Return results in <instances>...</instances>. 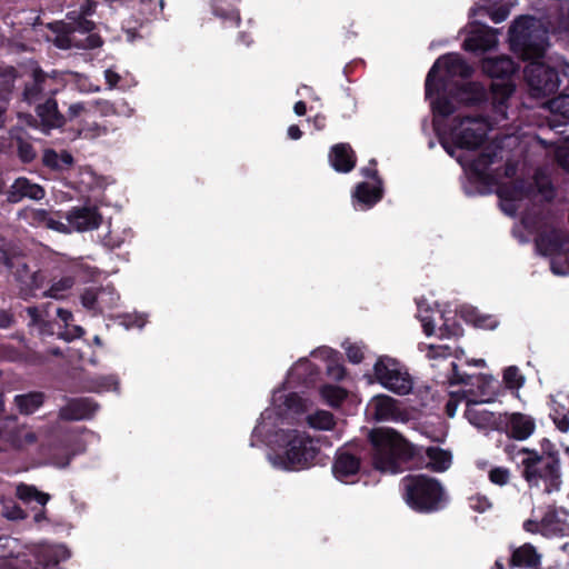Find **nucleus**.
<instances>
[{
	"instance_id": "1",
	"label": "nucleus",
	"mask_w": 569,
	"mask_h": 569,
	"mask_svg": "<svg viewBox=\"0 0 569 569\" xmlns=\"http://www.w3.org/2000/svg\"><path fill=\"white\" fill-rule=\"evenodd\" d=\"M370 439L375 450V470L397 475L409 469L447 471L452 462L451 452L440 447L423 448L409 442L391 428H373Z\"/></svg>"
},
{
	"instance_id": "2",
	"label": "nucleus",
	"mask_w": 569,
	"mask_h": 569,
	"mask_svg": "<svg viewBox=\"0 0 569 569\" xmlns=\"http://www.w3.org/2000/svg\"><path fill=\"white\" fill-rule=\"evenodd\" d=\"M509 46L523 61H530L525 68V79L535 98L555 94L560 86L556 68L538 61L549 46L548 31L531 16L518 17L509 28Z\"/></svg>"
},
{
	"instance_id": "3",
	"label": "nucleus",
	"mask_w": 569,
	"mask_h": 569,
	"mask_svg": "<svg viewBox=\"0 0 569 569\" xmlns=\"http://www.w3.org/2000/svg\"><path fill=\"white\" fill-rule=\"evenodd\" d=\"M406 503L420 513H432L442 509L447 495L441 482L427 475H408L401 480Z\"/></svg>"
},
{
	"instance_id": "4",
	"label": "nucleus",
	"mask_w": 569,
	"mask_h": 569,
	"mask_svg": "<svg viewBox=\"0 0 569 569\" xmlns=\"http://www.w3.org/2000/svg\"><path fill=\"white\" fill-rule=\"evenodd\" d=\"M281 441L283 446L274 455L273 462L288 471L309 468L320 453L319 441L306 431L297 429L283 431Z\"/></svg>"
},
{
	"instance_id": "5",
	"label": "nucleus",
	"mask_w": 569,
	"mask_h": 569,
	"mask_svg": "<svg viewBox=\"0 0 569 569\" xmlns=\"http://www.w3.org/2000/svg\"><path fill=\"white\" fill-rule=\"evenodd\" d=\"M481 69L493 80L490 84L491 100L495 110L501 112L516 90L512 76L519 70V64L511 57L502 54L485 58Z\"/></svg>"
},
{
	"instance_id": "6",
	"label": "nucleus",
	"mask_w": 569,
	"mask_h": 569,
	"mask_svg": "<svg viewBox=\"0 0 569 569\" xmlns=\"http://www.w3.org/2000/svg\"><path fill=\"white\" fill-rule=\"evenodd\" d=\"M473 68L458 53H446L440 56L427 73L425 81L426 99H430L435 93L446 91L450 87V80L461 78L467 80L471 78Z\"/></svg>"
},
{
	"instance_id": "7",
	"label": "nucleus",
	"mask_w": 569,
	"mask_h": 569,
	"mask_svg": "<svg viewBox=\"0 0 569 569\" xmlns=\"http://www.w3.org/2000/svg\"><path fill=\"white\" fill-rule=\"evenodd\" d=\"M526 457L522 459V477L530 487H542L543 491L551 493L561 486L560 459L538 457L535 449H522Z\"/></svg>"
},
{
	"instance_id": "8",
	"label": "nucleus",
	"mask_w": 569,
	"mask_h": 569,
	"mask_svg": "<svg viewBox=\"0 0 569 569\" xmlns=\"http://www.w3.org/2000/svg\"><path fill=\"white\" fill-rule=\"evenodd\" d=\"M366 462L375 469V450L370 432L367 442L352 441L336 451L332 473L339 481L348 482L350 478L358 476Z\"/></svg>"
},
{
	"instance_id": "9",
	"label": "nucleus",
	"mask_w": 569,
	"mask_h": 569,
	"mask_svg": "<svg viewBox=\"0 0 569 569\" xmlns=\"http://www.w3.org/2000/svg\"><path fill=\"white\" fill-rule=\"evenodd\" d=\"M375 380L389 391L405 396L413 387L412 379L407 369L395 358L380 356L373 365Z\"/></svg>"
},
{
	"instance_id": "10",
	"label": "nucleus",
	"mask_w": 569,
	"mask_h": 569,
	"mask_svg": "<svg viewBox=\"0 0 569 569\" xmlns=\"http://www.w3.org/2000/svg\"><path fill=\"white\" fill-rule=\"evenodd\" d=\"M453 122L450 138L458 149L476 150L486 141L487 127L482 117H457Z\"/></svg>"
},
{
	"instance_id": "11",
	"label": "nucleus",
	"mask_w": 569,
	"mask_h": 569,
	"mask_svg": "<svg viewBox=\"0 0 569 569\" xmlns=\"http://www.w3.org/2000/svg\"><path fill=\"white\" fill-rule=\"evenodd\" d=\"M497 152L492 150H483L472 159L466 168L469 176V180L473 183H479L487 189H490L496 184L497 180L493 174L488 170L492 163H495Z\"/></svg>"
},
{
	"instance_id": "12",
	"label": "nucleus",
	"mask_w": 569,
	"mask_h": 569,
	"mask_svg": "<svg viewBox=\"0 0 569 569\" xmlns=\"http://www.w3.org/2000/svg\"><path fill=\"white\" fill-rule=\"evenodd\" d=\"M98 409L99 405L91 398H72L59 409L58 417L62 421L89 420Z\"/></svg>"
},
{
	"instance_id": "13",
	"label": "nucleus",
	"mask_w": 569,
	"mask_h": 569,
	"mask_svg": "<svg viewBox=\"0 0 569 569\" xmlns=\"http://www.w3.org/2000/svg\"><path fill=\"white\" fill-rule=\"evenodd\" d=\"M70 229L82 232L98 229L102 217L96 207H73L64 217Z\"/></svg>"
},
{
	"instance_id": "14",
	"label": "nucleus",
	"mask_w": 569,
	"mask_h": 569,
	"mask_svg": "<svg viewBox=\"0 0 569 569\" xmlns=\"http://www.w3.org/2000/svg\"><path fill=\"white\" fill-rule=\"evenodd\" d=\"M542 553L530 542L519 547H510L508 567L510 569H541Z\"/></svg>"
},
{
	"instance_id": "15",
	"label": "nucleus",
	"mask_w": 569,
	"mask_h": 569,
	"mask_svg": "<svg viewBox=\"0 0 569 569\" xmlns=\"http://www.w3.org/2000/svg\"><path fill=\"white\" fill-rule=\"evenodd\" d=\"M449 88L451 98L459 104L476 107L480 106L488 99L486 89L478 82H457Z\"/></svg>"
},
{
	"instance_id": "16",
	"label": "nucleus",
	"mask_w": 569,
	"mask_h": 569,
	"mask_svg": "<svg viewBox=\"0 0 569 569\" xmlns=\"http://www.w3.org/2000/svg\"><path fill=\"white\" fill-rule=\"evenodd\" d=\"M477 28L463 40L462 48L469 52H485L495 48L498 43L497 30L477 23Z\"/></svg>"
},
{
	"instance_id": "17",
	"label": "nucleus",
	"mask_w": 569,
	"mask_h": 569,
	"mask_svg": "<svg viewBox=\"0 0 569 569\" xmlns=\"http://www.w3.org/2000/svg\"><path fill=\"white\" fill-rule=\"evenodd\" d=\"M44 196V189L40 184L31 182V180L26 177L17 178L7 191V200L10 203H18L24 198L41 200Z\"/></svg>"
},
{
	"instance_id": "18",
	"label": "nucleus",
	"mask_w": 569,
	"mask_h": 569,
	"mask_svg": "<svg viewBox=\"0 0 569 569\" xmlns=\"http://www.w3.org/2000/svg\"><path fill=\"white\" fill-rule=\"evenodd\" d=\"M566 242L565 233L555 228L539 232L535 239L537 250L545 257L561 254Z\"/></svg>"
},
{
	"instance_id": "19",
	"label": "nucleus",
	"mask_w": 569,
	"mask_h": 569,
	"mask_svg": "<svg viewBox=\"0 0 569 569\" xmlns=\"http://www.w3.org/2000/svg\"><path fill=\"white\" fill-rule=\"evenodd\" d=\"M535 429V420L525 413L513 412L506 419L505 430L509 438L520 441L526 440L533 433Z\"/></svg>"
},
{
	"instance_id": "20",
	"label": "nucleus",
	"mask_w": 569,
	"mask_h": 569,
	"mask_svg": "<svg viewBox=\"0 0 569 569\" xmlns=\"http://www.w3.org/2000/svg\"><path fill=\"white\" fill-rule=\"evenodd\" d=\"M329 162L337 172L348 173L355 169L357 156L349 143L340 142L331 147Z\"/></svg>"
},
{
	"instance_id": "21",
	"label": "nucleus",
	"mask_w": 569,
	"mask_h": 569,
	"mask_svg": "<svg viewBox=\"0 0 569 569\" xmlns=\"http://www.w3.org/2000/svg\"><path fill=\"white\" fill-rule=\"evenodd\" d=\"M103 296H110V302L119 300L118 293L110 286L99 288H86L80 296L82 306L91 311L102 313L108 303L103 302Z\"/></svg>"
},
{
	"instance_id": "22",
	"label": "nucleus",
	"mask_w": 569,
	"mask_h": 569,
	"mask_svg": "<svg viewBox=\"0 0 569 569\" xmlns=\"http://www.w3.org/2000/svg\"><path fill=\"white\" fill-rule=\"evenodd\" d=\"M36 113L44 129H59L66 124V117L58 109L54 98H48L36 107Z\"/></svg>"
},
{
	"instance_id": "23",
	"label": "nucleus",
	"mask_w": 569,
	"mask_h": 569,
	"mask_svg": "<svg viewBox=\"0 0 569 569\" xmlns=\"http://www.w3.org/2000/svg\"><path fill=\"white\" fill-rule=\"evenodd\" d=\"M49 80V76L41 68H36L32 71V79L24 84L22 100L29 104L41 100Z\"/></svg>"
},
{
	"instance_id": "24",
	"label": "nucleus",
	"mask_w": 569,
	"mask_h": 569,
	"mask_svg": "<svg viewBox=\"0 0 569 569\" xmlns=\"http://www.w3.org/2000/svg\"><path fill=\"white\" fill-rule=\"evenodd\" d=\"M535 192V184L523 179H516L511 182L502 183L497 190L498 197L503 201H520L530 198Z\"/></svg>"
},
{
	"instance_id": "25",
	"label": "nucleus",
	"mask_w": 569,
	"mask_h": 569,
	"mask_svg": "<svg viewBox=\"0 0 569 569\" xmlns=\"http://www.w3.org/2000/svg\"><path fill=\"white\" fill-rule=\"evenodd\" d=\"M353 198L361 206V209H370L383 198L382 184H370L369 182H360L357 184Z\"/></svg>"
},
{
	"instance_id": "26",
	"label": "nucleus",
	"mask_w": 569,
	"mask_h": 569,
	"mask_svg": "<svg viewBox=\"0 0 569 569\" xmlns=\"http://www.w3.org/2000/svg\"><path fill=\"white\" fill-rule=\"evenodd\" d=\"M46 398L47 396L42 391H30L17 395L13 399V403L19 413L30 416L43 406Z\"/></svg>"
},
{
	"instance_id": "27",
	"label": "nucleus",
	"mask_w": 569,
	"mask_h": 569,
	"mask_svg": "<svg viewBox=\"0 0 569 569\" xmlns=\"http://www.w3.org/2000/svg\"><path fill=\"white\" fill-rule=\"evenodd\" d=\"M541 535L543 537H559L565 536L567 523L559 517L556 508H549L541 518Z\"/></svg>"
},
{
	"instance_id": "28",
	"label": "nucleus",
	"mask_w": 569,
	"mask_h": 569,
	"mask_svg": "<svg viewBox=\"0 0 569 569\" xmlns=\"http://www.w3.org/2000/svg\"><path fill=\"white\" fill-rule=\"evenodd\" d=\"M373 416L377 420H388L398 413L397 400L387 395H378L372 399Z\"/></svg>"
},
{
	"instance_id": "29",
	"label": "nucleus",
	"mask_w": 569,
	"mask_h": 569,
	"mask_svg": "<svg viewBox=\"0 0 569 569\" xmlns=\"http://www.w3.org/2000/svg\"><path fill=\"white\" fill-rule=\"evenodd\" d=\"M164 0H134L132 8L137 10L136 21L142 26L144 22L156 18L163 9Z\"/></svg>"
},
{
	"instance_id": "30",
	"label": "nucleus",
	"mask_w": 569,
	"mask_h": 569,
	"mask_svg": "<svg viewBox=\"0 0 569 569\" xmlns=\"http://www.w3.org/2000/svg\"><path fill=\"white\" fill-rule=\"evenodd\" d=\"M212 12L216 17L220 18L223 22L229 23L231 27H238L240 23V13L237 8L226 0H212Z\"/></svg>"
},
{
	"instance_id": "31",
	"label": "nucleus",
	"mask_w": 569,
	"mask_h": 569,
	"mask_svg": "<svg viewBox=\"0 0 569 569\" xmlns=\"http://www.w3.org/2000/svg\"><path fill=\"white\" fill-rule=\"evenodd\" d=\"M493 400H495L493 397H488V398L480 399V400H468L465 416L469 420V422L477 427H483L487 423H489L491 420L492 413L487 410L479 411V410L475 409L473 406H476L478 403H489V402H492Z\"/></svg>"
},
{
	"instance_id": "32",
	"label": "nucleus",
	"mask_w": 569,
	"mask_h": 569,
	"mask_svg": "<svg viewBox=\"0 0 569 569\" xmlns=\"http://www.w3.org/2000/svg\"><path fill=\"white\" fill-rule=\"evenodd\" d=\"M17 79V69L12 66H0V102H9Z\"/></svg>"
},
{
	"instance_id": "33",
	"label": "nucleus",
	"mask_w": 569,
	"mask_h": 569,
	"mask_svg": "<svg viewBox=\"0 0 569 569\" xmlns=\"http://www.w3.org/2000/svg\"><path fill=\"white\" fill-rule=\"evenodd\" d=\"M436 94L437 98L431 101V109L433 113L443 118L453 114L456 111V101L450 96V88L447 87L446 91H440Z\"/></svg>"
},
{
	"instance_id": "34",
	"label": "nucleus",
	"mask_w": 569,
	"mask_h": 569,
	"mask_svg": "<svg viewBox=\"0 0 569 569\" xmlns=\"http://www.w3.org/2000/svg\"><path fill=\"white\" fill-rule=\"evenodd\" d=\"M44 279L46 277L40 270L32 271L31 274L28 276V279L24 280V283H22L19 288L20 298L26 301L36 298V291L43 287Z\"/></svg>"
},
{
	"instance_id": "35",
	"label": "nucleus",
	"mask_w": 569,
	"mask_h": 569,
	"mask_svg": "<svg viewBox=\"0 0 569 569\" xmlns=\"http://www.w3.org/2000/svg\"><path fill=\"white\" fill-rule=\"evenodd\" d=\"M17 497L24 503L37 502L41 507H44L50 500V495L39 491L34 486L20 483L17 487Z\"/></svg>"
},
{
	"instance_id": "36",
	"label": "nucleus",
	"mask_w": 569,
	"mask_h": 569,
	"mask_svg": "<svg viewBox=\"0 0 569 569\" xmlns=\"http://www.w3.org/2000/svg\"><path fill=\"white\" fill-rule=\"evenodd\" d=\"M478 13H485L490 17L495 23L505 21L510 14V7L508 4H500L498 7L491 6H479L470 9V17H475Z\"/></svg>"
},
{
	"instance_id": "37",
	"label": "nucleus",
	"mask_w": 569,
	"mask_h": 569,
	"mask_svg": "<svg viewBox=\"0 0 569 569\" xmlns=\"http://www.w3.org/2000/svg\"><path fill=\"white\" fill-rule=\"evenodd\" d=\"M320 395L323 400L333 408L339 407L347 398L346 389L333 385H323L320 388Z\"/></svg>"
},
{
	"instance_id": "38",
	"label": "nucleus",
	"mask_w": 569,
	"mask_h": 569,
	"mask_svg": "<svg viewBox=\"0 0 569 569\" xmlns=\"http://www.w3.org/2000/svg\"><path fill=\"white\" fill-rule=\"evenodd\" d=\"M307 422L311 428L318 430H330L335 427L333 415L326 410H318L307 417Z\"/></svg>"
},
{
	"instance_id": "39",
	"label": "nucleus",
	"mask_w": 569,
	"mask_h": 569,
	"mask_svg": "<svg viewBox=\"0 0 569 569\" xmlns=\"http://www.w3.org/2000/svg\"><path fill=\"white\" fill-rule=\"evenodd\" d=\"M74 284V278L72 276H64L57 281H53L48 290L43 292V297L53 299H60L64 297V293L69 291Z\"/></svg>"
},
{
	"instance_id": "40",
	"label": "nucleus",
	"mask_w": 569,
	"mask_h": 569,
	"mask_svg": "<svg viewBox=\"0 0 569 569\" xmlns=\"http://www.w3.org/2000/svg\"><path fill=\"white\" fill-rule=\"evenodd\" d=\"M69 23L67 24L70 31H79L82 33H90L94 30L96 23L89 20L88 17L77 14V11H71L67 14Z\"/></svg>"
},
{
	"instance_id": "41",
	"label": "nucleus",
	"mask_w": 569,
	"mask_h": 569,
	"mask_svg": "<svg viewBox=\"0 0 569 569\" xmlns=\"http://www.w3.org/2000/svg\"><path fill=\"white\" fill-rule=\"evenodd\" d=\"M346 368L340 362V357L338 352H333L332 356H330L327 359V375L329 378L341 381L346 377Z\"/></svg>"
},
{
	"instance_id": "42",
	"label": "nucleus",
	"mask_w": 569,
	"mask_h": 569,
	"mask_svg": "<svg viewBox=\"0 0 569 569\" xmlns=\"http://www.w3.org/2000/svg\"><path fill=\"white\" fill-rule=\"evenodd\" d=\"M61 218H62V214L60 211H54V212L49 211L43 228H47V229H50V230H53V231H57L60 233H64V234L70 233L71 229L69 228L68 224H64L63 222L60 221Z\"/></svg>"
},
{
	"instance_id": "43",
	"label": "nucleus",
	"mask_w": 569,
	"mask_h": 569,
	"mask_svg": "<svg viewBox=\"0 0 569 569\" xmlns=\"http://www.w3.org/2000/svg\"><path fill=\"white\" fill-rule=\"evenodd\" d=\"M523 377L516 366H510L503 371V382L509 389H519L523 385Z\"/></svg>"
},
{
	"instance_id": "44",
	"label": "nucleus",
	"mask_w": 569,
	"mask_h": 569,
	"mask_svg": "<svg viewBox=\"0 0 569 569\" xmlns=\"http://www.w3.org/2000/svg\"><path fill=\"white\" fill-rule=\"evenodd\" d=\"M471 316L472 318H470V321L475 327L480 329L493 330L499 325V321L496 319V317L491 315H479L473 311Z\"/></svg>"
},
{
	"instance_id": "45",
	"label": "nucleus",
	"mask_w": 569,
	"mask_h": 569,
	"mask_svg": "<svg viewBox=\"0 0 569 569\" xmlns=\"http://www.w3.org/2000/svg\"><path fill=\"white\" fill-rule=\"evenodd\" d=\"M14 274L16 280L20 283H24V280L28 279V276L31 274V270L29 266L21 259L13 256V270H11Z\"/></svg>"
},
{
	"instance_id": "46",
	"label": "nucleus",
	"mask_w": 569,
	"mask_h": 569,
	"mask_svg": "<svg viewBox=\"0 0 569 569\" xmlns=\"http://www.w3.org/2000/svg\"><path fill=\"white\" fill-rule=\"evenodd\" d=\"M469 507L477 512H485L492 507L491 501L485 495L476 493L468 498Z\"/></svg>"
},
{
	"instance_id": "47",
	"label": "nucleus",
	"mask_w": 569,
	"mask_h": 569,
	"mask_svg": "<svg viewBox=\"0 0 569 569\" xmlns=\"http://www.w3.org/2000/svg\"><path fill=\"white\" fill-rule=\"evenodd\" d=\"M18 157L23 163H30L36 159L37 152L30 142L24 141V140H19Z\"/></svg>"
},
{
	"instance_id": "48",
	"label": "nucleus",
	"mask_w": 569,
	"mask_h": 569,
	"mask_svg": "<svg viewBox=\"0 0 569 569\" xmlns=\"http://www.w3.org/2000/svg\"><path fill=\"white\" fill-rule=\"evenodd\" d=\"M365 348L362 343H348L345 347L348 360L352 363H360L365 358Z\"/></svg>"
},
{
	"instance_id": "49",
	"label": "nucleus",
	"mask_w": 569,
	"mask_h": 569,
	"mask_svg": "<svg viewBox=\"0 0 569 569\" xmlns=\"http://www.w3.org/2000/svg\"><path fill=\"white\" fill-rule=\"evenodd\" d=\"M107 132L108 128L106 126L99 124L98 122L86 123L80 130V134L87 139H94L107 134Z\"/></svg>"
},
{
	"instance_id": "50",
	"label": "nucleus",
	"mask_w": 569,
	"mask_h": 569,
	"mask_svg": "<svg viewBox=\"0 0 569 569\" xmlns=\"http://www.w3.org/2000/svg\"><path fill=\"white\" fill-rule=\"evenodd\" d=\"M48 212H49V210H47V209H41V208L31 209L27 213L26 218L30 226L36 227V228H43Z\"/></svg>"
},
{
	"instance_id": "51",
	"label": "nucleus",
	"mask_w": 569,
	"mask_h": 569,
	"mask_svg": "<svg viewBox=\"0 0 569 569\" xmlns=\"http://www.w3.org/2000/svg\"><path fill=\"white\" fill-rule=\"evenodd\" d=\"M538 457L549 459H560L559 451L556 448V445L550 441L548 438H543L540 440V452L538 451Z\"/></svg>"
},
{
	"instance_id": "52",
	"label": "nucleus",
	"mask_w": 569,
	"mask_h": 569,
	"mask_svg": "<svg viewBox=\"0 0 569 569\" xmlns=\"http://www.w3.org/2000/svg\"><path fill=\"white\" fill-rule=\"evenodd\" d=\"M489 480L498 486H505L510 480V472L507 468L495 467L489 471Z\"/></svg>"
},
{
	"instance_id": "53",
	"label": "nucleus",
	"mask_w": 569,
	"mask_h": 569,
	"mask_svg": "<svg viewBox=\"0 0 569 569\" xmlns=\"http://www.w3.org/2000/svg\"><path fill=\"white\" fill-rule=\"evenodd\" d=\"M42 163L51 170H61L59 153L53 149H46L42 156Z\"/></svg>"
},
{
	"instance_id": "54",
	"label": "nucleus",
	"mask_w": 569,
	"mask_h": 569,
	"mask_svg": "<svg viewBox=\"0 0 569 569\" xmlns=\"http://www.w3.org/2000/svg\"><path fill=\"white\" fill-rule=\"evenodd\" d=\"M440 336L446 338L451 337H459L462 335V328L459 323L453 321L452 323H449L448 321H445L443 325L440 327Z\"/></svg>"
},
{
	"instance_id": "55",
	"label": "nucleus",
	"mask_w": 569,
	"mask_h": 569,
	"mask_svg": "<svg viewBox=\"0 0 569 569\" xmlns=\"http://www.w3.org/2000/svg\"><path fill=\"white\" fill-rule=\"evenodd\" d=\"M451 355L449 346L429 345L427 348V357L429 359L447 358Z\"/></svg>"
},
{
	"instance_id": "56",
	"label": "nucleus",
	"mask_w": 569,
	"mask_h": 569,
	"mask_svg": "<svg viewBox=\"0 0 569 569\" xmlns=\"http://www.w3.org/2000/svg\"><path fill=\"white\" fill-rule=\"evenodd\" d=\"M24 311L27 316L30 318V327L41 326L44 322V320L42 319L41 311L38 307L30 306L27 307Z\"/></svg>"
},
{
	"instance_id": "57",
	"label": "nucleus",
	"mask_w": 569,
	"mask_h": 569,
	"mask_svg": "<svg viewBox=\"0 0 569 569\" xmlns=\"http://www.w3.org/2000/svg\"><path fill=\"white\" fill-rule=\"evenodd\" d=\"M98 388L96 391L109 390L111 388H117L119 381L116 376H103L97 379Z\"/></svg>"
},
{
	"instance_id": "58",
	"label": "nucleus",
	"mask_w": 569,
	"mask_h": 569,
	"mask_svg": "<svg viewBox=\"0 0 569 569\" xmlns=\"http://www.w3.org/2000/svg\"><path fill=\"white\" fill-rule=\"evenodd\" d=\"M4 270H13V254L4 249H0V274Z\"/></svg>"
},
{
	"instance_id": "59",
	"label": "nucleus",
	"mask_w": 569,
	"mask_h": 569,
	"mask_svg": "<svg viewBox=\"0 0 569 569\" xmlns=\"http://www.w3.org/2000/svg\"><path fill=\"white\" fill-rule=\"evenodd\" d=\"M66 32H63L62 34H58L54 39V44L59 48V49H63V50H67V49H70L71 48V39L69 37V33L71 32L69 27L66 24Z\"/></svg>"
},
{
	"instance_id": "60",
	"label": "nucleus",
	"mask_w": 569,
	"mask_h": 569,
	"mask_svg": "<svg viewBox=\"0 0 569 569\" xmlns=\"http://www.w3.org/2000/svg\"><path fill=\"white\" fill-rule=\"evenodd\" d=\"M84 44L82 48L84 49H97L103 44L102 38L98 33L90 32L84 39Z\"/></svg>"
},
{
	"instance_id": "61",
	"label": "nucleus",
	"mask_w": 569,
	"mask_h": 569,
	"mask_svg": "<svg viewBox=\"0 0 569 569\" xmlns=\"http://www.w3.org/2000/svg\"><path fill=\"white\" fill-rule=\"evenodd\" d=\"M14 323V316L9 310L0 309V329H9Z\"/></svg>"
},
{
	"instance_id": "62",
	"label": "nucleus",
	"mask_w": 569,
	"mask_h": 569,
	"mask_svg": "<svg viewBox=\"0 0 569 569\" xmlns=\"http://www.w3.org/2000/svg\"><path fill=\"white\" fill-rule=\"evenodd\" d=\"M97 9V2L93 0H86L81 6L80 10L77 12V14L83 16V17H90L96 12Z\"/></svg>"
},
{
	"instance_id": "63",
	"label": "nucleus",
	"mask_w": 569,
	"mask_h": 569,
	"mask_svg": "<svg viewBox=\"0 0 569 569\" xmlns=\"http://www.w3.org/2000/svg\"><path fill=\"white\" fill-rule=\"evenodd\" d=\"M84 111V104L82 102L72 103L67 113L64 114L66 121L73 120L79 117Z\"/></svg>"
},
{
	"instance_id": "64",
	"label": "nucleus",
	"mask_w": 569,
	"mask_h": 569,
	"mask_svg": "<svg viewBox=\"0 0 569 569\" xmlns=\"http://www.w3.org/2000/svg\"><path fill=\"white\" fill-rule=\"evenodd\" d=\"M96 108L102 116H109L114 113V107L108 100H97Z\"/></svg>"
}]
</instances>
